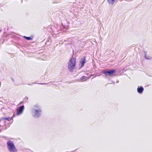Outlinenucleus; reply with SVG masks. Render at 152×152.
Instances as JSON below:
<instances>
[{"mask_svg": "<svg viewBox=\"0 0 152 152\" xmlns=\"http://www.w3.org/2000/svg\"><path fill=\"white\" fill-rule=\"evenodd\" d=\"M42 110L38 104L35 105L31 110V113L33 117L38 118L41 116Z\"/></svg>", "mask_w": 152, "mask_h": 152, "instance_id": "f257e3e1", "label": "nucleus"}, {"mask_svg": "<svg viewBox=\"0 0 152 152\" xmlns=\"http://www.w3.org/2000/svg\"><path fill=\"white\" fill-rule=\"evenodd\" d=\"M76 59L75 58H72L68 63V67L69 70L71 72L73 71L76 66Z\"/></svg>", "mask_w": 152, "mask_h": 152, "instance_id": "f03ea898", "label": "nucleus"}, {"mask_svg": "<svg viewBox=\"0 0 152 152\" xmlns=\"http://www.w3.org/2000/svg\"><path fill=\"white\" fill-rule=\"evenodd\" d=\"M7 147L9 151L10 152H16L17 150L14 143L11 140H9L7 142Z\"/></svg>", "mask_w": 152, "mask_h": 152, "instance_id": "7ed1b4c3", "label": "nucleus"}, {"mask_svg": "<svg viewBox=\"0 0 152 152\" xmlns=\"http://www.w3.org/2000/svg\"><path fill=\"white\" fill-rule=\"evenodd\" d=\"M103 73L106 75L114 76L116 75V72L115 70H112L104 71Z\"/></svg>", "mask_w": 152, "mask_h": 152, "instance_id": "20e7f679", "label": "nucleus"}, {"mask_svg": "<svg viewBox=\"0 0 152 152\" xmlns=\"http://www.w3.org/2000/svg\"><path fill=\"white\" fill-rule=\"evenodd\" d=\"M24 106L23 105L19 107L17 109V115H19L23 113L24 109Z\"/></svg>", "mask_w": 152, "mask_h": 152, "instance_id": "39448f33", "label": "nucleus"}, {"mask_svg": "<svg viewBox=\"0 0 152 152\" xmlns=\"http://www.w3.org/2000/svg\"><path fill=\"white\" fill-rule=\"evenodd\" d=\"M86 57H84L83 58L81 59V61H80V63L81 64V67H82L83 66L84 64L86 62Z\"/></svg>", "mask_w": 152, "mask_h": 152, "instance_id": "423d86ee", "label": "nucleus"}, {"mask_svg": "<svg viewBox=\"0 0 152 152\" xmlns=\"http://www.w3.org/2000/svg\"><path fill=\"white\" fill-rule=\"evenodd\" d=\"M144 90L143 88L142 87H138L137 89V92L139 93H141Z\"/></svg>", "mask_w": 152, "mask_h": 152, "instance_id": "0eeeda50", "label": "nucleus"}, {"mask_svg": "<svg viewBox=\"0 0 152 152\" xmlns=\"http://www.w3.org/2000/svg\"><path fill=\"white\" fill-rule=\"evenodd\" d=\"M115 0H107V1L109 4L113 5L114 3Z\"/></svg>", "mask_w": 152, "mask_h": 152, "instance_id": "6e6552de", "label": "nucleus"}, {"mask_svg": "<svg viewBox=\"0 0 152 152\" xmlns=\"http://www.w3.org/2000/svg\"><path fill=\"white\" fill-rule=\"evenodd\" d=\"M87 78L85 76H83L82 77L80 78V80L82 81H84L86 80V78Z\"/></svg>", "mask_w": 152, "mask_h": 152, "instance_id": "1a4fd4ad", "label": "nucleus"}, {"mask_svg": "<svg viewBox=\"0 0 152 152\" xmlns=\"http://www.w3.org/2000/svg\"><path fill=\"white\" fill-rule=\"evenodd\" d=\"M11 118L10 117H8V118H2L1 119V120L3 121L4 120H7L8 121H9L10 120Z\"/></svg>", "mask_w": 152, "mask_h": 152, "instance_id": "9d476101", "label": "nucleus"}, {"mask_svg": "<svg viewBox=\"0 0 152 152\" xmlns=\"http://www.w3.org/2000/svg\"><path fill=\"white\" fill-rule=\"evenodd\" d=\"M24 37L25 38L28 40H31L32 39V38L30 37H26V36H24Z\"/></svg>", "mask_w": 152, "mask_h": 152, "instance_id": "9b49d317", "label": "nucleus"}, {"mask_svg": "<svg viewBox=\"0 0 152 152\" xmlns=\"http://www.w3.org/2000/svg\"><path fill=\"white\" fill-rule=\"evenodd\" d=\"M145 58L146 59H151V57L146 56H145Z\"/></svg>", "mask_w": 152, "mask_h": 152, "instance_id": "f8f14e48", "label": "nucleus"}, {"mask_svg": "<svg viewBox=\"0 0 152 152\" xmlns=\"http://www.w3.org/2000/svg\"><path fill=\"white\" fill-rule=\"evenodd\" d=\"M38 84H41V85H42V84H46V83H40V84H39V83H38Z\"/></svg>", "mask_w": 152, "mask_h": 152, "instance_id": "ddd939ff", "label": "nucleus"}, {"mask_svg": "<svg viewBox=\"0 0 152 152\" xmlns=\"http://www.w3.org/2000/svg\"><path fill=\"white\" fill-rule=\"evenodd\" d=\"M25 99H28V98L27 97H26L25 98Z\"/></svg>", "mask_w": 152, "mask_h": 152, "instance_id": "4468645a", "label": "nucleus"}, {"mask_svg": "<svg viewBox=\"0 0 152 152\" xmlns=\"http://www.w3.org/2000/svg\"><path fill=\"white\" fill-rule=\"evenodd\" d=\"M118 82H119V81H116V83H118Z\"/></svg>", "mask_w": 152, "mask_h": 152, "instance_id": "2eb2a0df", "label": "nucleus"}, {"mask_svg": "<svg viewBox=\"0 0 152 152\" xmlns=\"http://www.w3.org/2000/svg\"><path fill=\"white\" fill-rule=\"evenodd\" d=\"M1 82H0V86H1Z\"/></svg>", "mask_w": 152, "mask_h": 152, "instance_id": "dca6fc26", "label": "nucleus"}]
</instances>
